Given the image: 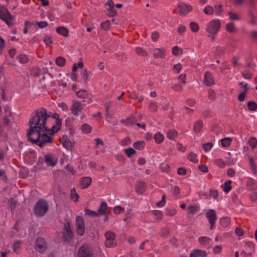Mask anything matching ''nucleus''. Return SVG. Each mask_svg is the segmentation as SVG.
I'll list each match as a JSON object with an SVG mask.
<instances>
[{
	"label": "nucleus",
	"mask_w": 257,
	"mask_h": 257,
	"mask_svg": "<svg viewBox=\"0 0 257 257\" xmlns=\"http://www.w3.org/2000/svg\"><path fill=\"white\" fill-rule=\"evenodd\" d=\"M51 117L47 110L43 108L38 109L29 121V126L38 128L39 130H43L46 132L51 131L50 128L47 126V120Z\"/></svg>",
	"instance_id": "obj_1"
},
{
	"label": "nucleus",
	"mask_w": 257,
	"mask_h": 257,
	"mask_svg": "<svg viewBox=\"0 0 257 257\" xmlns=\"http://www.w3.org/2000/svg\"><path fill=\"white\" fill-rule=\"evenodd\" d=\"M42 132H46L43 130H39L36 126H30L29 129L27 131V137L28 140L31 142L33 144H37L39 140L41 138Z\"/></svg>",
	"instance_id": "obj_2"
},
{
	"label": "nucleus",
	"mask_w": 257,
	"mask_h": 257,
	"mask_svg": "<svg viewBox=\"0 0 257 257\" xmlns=\"http://www.w3.org/2000/svg\"><path fill=\"white\" fill-rule=\"evenodd\" d=\"M48 205L44 200H39L34 207V212L38 216H42L47 212Z\"/></svg>",
	"instance_id": "obj_3"
},
{
	"label": "nucleus",
	"mask_w": 257,
	"mask_h": 257,
	"mask_svg": "<svg viewBox=\"0 0 257 257\" xmlns=\"http://www.w3.org/2000/svg\"><path fill=\"white\" fill-rule=\"evenodd\" d=\"M94 253L90 246L87 244H83L78 249V257H93Z\"/></svg>",
	"instance_id": "obj_4"
},
{
	"label": "nucleus",
	"mask_w": 257,
	"mask_h": 257,
	"mask_svg": "<svg viewBox=\"0 0 257 257\" xmlns=\"http://www.w3.org/2000/svg\"><path fill=\"white\" fill-rule=\"evenodd\" d=\"M0 19L4 21L9 26L13 25L14 17L4 7H0Z\"/></svg>",
	"instance_id": "obj_5"
},
{
	"label": "nucleus",
	"mask_w": 257,
	"mask_h": 257,
	"mask_svg": "<svg viewBox=\"0 0 257 257\" xmlns=\"http://www.w3.org/2000/svg\"><path fill=\"white\" fill-rule=\"evenodd\" d=\"M220 27V21L217 19H214L208 23L207 25L206 31L210 34L215 35Z\"/></svg>",
	"instance_id": "obj_6"
},
{
	"label": "nucleus",
	"mask_w": 257,
	"mask_h": 257,
	"mask_svg": "<svg viewBox=\"0 0 257 257\" xmlns=\"http://www.w3.org/2000/svg\"><path fill=\"white\" fill-rule=\"evenodd\" d=\"M47 248L48 243L45 239L42 237H38L35 242V249L40 253H43Z\"/></svg>",
	"instance_id": "obj_7"
},
{
	"label": "nucleus",
	"mask_w": 257,
	"mask_h": 257,
	"mask_svg": "<svg viewBox=\"0 0 257 257\" xmlns=\"http://www.w3.org/2000/svg\"><path fill=\"white\" fill-rule=\"evenodd\" d=\"M73 237V233L72 231L70 224L67 222L65 224L64 230L63 232V238L64 242H70Z\"/></svg>",
	"instance_id": "obj_8"
},
{
	"label": "nucleus",
	"mask_w": 257,
	"mask_h": 257,
	"mask_svg": "<svg viewBox=\"0 0 257 257\" xmlns=\"http://www.w3.org/2000/svg\"><path fill=\"white\" fill-rule=\"evenodd\" d=\"M105 236L106 237L105 245L107 247H113L116 245L115 235L114 232L110 231H107L105 233Z\"/></svg>",
	"instance_id": "obj_9"
},
{
	"label": "nucleus",
	"mask_w": 257,
	"mask_h": 257,
	"mask_svg": "<svg viewBox=\"0 0 257 257\" xmlns=\"http://www.w3.org/2000/svg\"><path fill=\"white\" fill-rule=\"evenodd\" d=\"M76 232L77 235L82 236L85 232L84 220L81 216H77L76 218Z\"/></svg>",
	"instance_id": "obj_10"
},
{
	"label": "nucleus",
	"mask_w": 257,
	"mask_h": 257,
	"mask_svg": "<svg viewBox=\"0 0 257 257\" xmlns=\"http://www.w3.org/2000/svg\"><path fill=\"white\" fill-rule=\"evenodd\" d=\"M206 217L208 219L210 224V229H213L215 227V222L217 219L216 212L214 209H209L206 212Z\"/></svg>",
	"instance_id": "obj_11"
},
{
	"label": "nucleus",
	"mask_w": 257,
	"mask_h": 257,
	"mask_svg": "<svg viewBox=\"0 0 257 257\" xmlns=\"http://www.w3.org/2000/svg\"><path fill=\"white\" fill-rule=\"evenodd\" d=\"M83 109V104L78 100H74L71 107V113L75 116H78Z\"/></svg>",
	"instance_id": "obj_12"
},
{
	"label": "nucleus",
	"mask_w": 257,
	"mask_h": 257,
	"mask_svg": "<svg viewBox=\"0 0 257 257\" xmlns=\"http://www.w3.org/2000/svg\"><path fill=\"white\" fill-rule=\"evenodd\" d=\"M41 134V138L37 143V145L40 147H42L46 143H51L52 142L53 138L48 136L46 132H42Z\"/></svg>",
	"instance_id": "obj_13"
},
{
	"label": "nucleus",
	"mask_w": 257,
	"mask_h": 257,
	"mask_svg": "<svg viewBox=\"0 0 257 257\" xmlns=\"http://www.w3.org/2000/svg\"><path fill=\"white\" fill-rule=\"evenodd\" d=\"M203 82L207 86L215 84L214 77L211 73L208 71L205 73Z\"/></svg>",
	"instance_id": "obj_14"
},
{
	"label": "nucleus",
	"mask_w": 257,
	"mask_h": 257,
	"mask_svg": "<svg viewBox=\"0 0 257 257\" xmlns=\"http://www.w3.org/2000/svg\"><path fill=\"white\" fill-rule=\"evenodd\" d=\"M45 162L48 165L51 166H54L57 162V158L51 154H48L44 157Z\"/></svg>",
	"instance_id": "obj_15"
},
{
	"label": "nucleus",
	"mask_w": 257,
	"mask_h": 257,
	"mask_svg": "<svg viewBox=\"0 0 257 257\" xmlns=\"http://www.w3.org/2000/svg\"><path fill=\"white\" fill-rule=\"evenodd\" d=\"M178 8L179 9V14L182 15H185L192 10V7L184 3L179 4Z\"/></svg>",
	"instance_id": "obj_16"
},
{
	"label": "nucleus",
	"mask_w": 257,
	"mask_h": 257,
	"mask_svg": "<svg viewBox=\"0 0 257 257\" xmlns=\"http://www.w3.org/2000/svg\"><path fill=\"white\" fill-rule=\"evenodd\" d=\"M60 141L63 146L67 150H71L73 148V144L68 139L67 136L64 135L60 139Z\"/></svg>",
	"instance_id": "obj_17"
},
{
	"label": "nucleus",
	"mask_w": 257,
	"mask_h": 257,
	"mask_svg": "<svg viewBox=\"0 0 257 257\" xmlns=\"http://www.w3.org/2000/svg\"><path fill=\"white\" fill-rule=\"evenodd\" d=\"M92 179L89 177L82 178L80 180L79 184L82 188L85 189L87 188L91 183Z\"/></svg>",
	"instance_id": "obj_18"
},
{
	"label": "nucleus",
	"mask_w": 257,
	"mask_h": 257,
	"mask_svg": "<svg viewBox=\"0 0 257 257\" xmlns=\"http://www.w3.org/2000/svg\"><path fill=\"white\" fill-rule=\"evenodd\" d=\"M153 52L156 58H164L165 57L166 50L164 48H156Z\"/></svg>",
	"instance_id": "obj_19"
},
{
	"label": "nucleus",
	"mask_w": 257,
	"mask_h": 257,
	"mask_svg": "<svg viewBox=\"0 0 257 257\" xmlns=\"http://www.w3.org/2000/svg\"><path fill=\"white\" fill-rule=\"evenodd\" d=\"M206 257L207 253L205 251L200 249H194L190 253V257Z\"/></svg>",
	"instance_id": "obj_20"
},
{
	"label": "nucleus",
	"mask_w": 257,
	"mask_h": 257,
	"mask_svg": "<svg viewBox=\"0 0 257 257\" xmlns=\"http://www.w3.org/2000/svg\"><path fill=\"white\" fill-rule=\"evenodd\" d=\"M146 190V184L144 182L140 181L136 185V191L139 194H142Z\"/></svg>",
	"instance_id": "obj_21"
},
{
	"label": "nucleus",
	"mask_w": 257,
	"mask_h": 257,
	"mask_svg": "<svg viewBox=\"0 0 257 257\" xmlns=\"http://www.w3.org/2000/svg\"><path fill=\"white\" fill-rule=\"evenodd\" d=\"M56 32L63 37H67L69 34V30L63 26H60L56 28Z\"/></svg>",
	"instance_id": "obj_22"
},
{
	"label": "nucleus",
	"mask_w": 257,
	"mask_h": 257,
	"mask_svg": "<svg viewBox=\"0 0 257 257\" xmlns=\"http://www.w3.org/2000/svg\"><path fill=\"white\" fill-rule=\"evenodd\" d=\"M203 122L199 120L197 121L194 124L193 130L195 133H199L203 127Z\"/></svg>",
	"instance_id": "obj_23"
},
{
	"label": "nucleus",
	"mask_w": 257,
	"mask_h": 257,
	"mask_svg": "<svg viewBox=\"0 0 257 257\" xmlns=\"http://www.w3.org/2000/svg\"><path fill=\"white\" fill-rule=\"evenodd\" d=\"M107 209V204L105 202H102L100 206L97 211L98 215H102L106 213Z\"/></svg>",
	"instance_id": "obj_24"
},
{
	"label": "nucleus",
	"mask_w": 257,
	"mask_h": 257,
	"mask_svg": "<svg viewBox=\"0 0 257 257\" xmlns=\"http://www.w3.org/2000/svg\"><path fill=\"white\" fill-rule=\"evenodd\" d=\"M247 90V84L246 83L244 85V91L240 93L238 96V99L239 101H243L244 100Z\"/></svg>",
	"instance_id": "obj_25"
},
{
	"label": "nucleus",
	"mask_w": 257,
	"mask_h": 257,
	"mask_svg": "<svg viewBox=\"0 0 257 257\" xmlns=\"http://www.w3.org/2000/svg\"><path fill=\"white\" fill-rule=\"evenodd\" d=\"M177 132L174 129H172L168 132L167 138L170 140H174L177 138Z\"/></svg>",
	"instance_id": "obj_26"
},
{
	"label": "nucleus",
	"mask_w": 257,
	"mask_h": 257,
	"mask_svg": "<svg viewBox=\"0 0 257 257\" xmlns=\"http://www.w3.org/2000/svg\"><path fill=\"white\" fill-rule=\"evenodd\" d=\"M248 109L250 111H255L257 109V104L253 101H249L247 103Z\"/></svg>",
	"instance_id": "obj_27"
},
{
	"label": "nucleus",
	"mask_w": 257,
	"mask_h": 257,
	"mask_svg": "<svg viewBox=\"0 0 257 257\" xmlns=\"http://www.w3.org/2000/svg\"><path fill=\"white\" fill-rule=\"evenodd\" d=\"M189 27L191 31L193 33H197L199 31V26L196 22H191L189 24Z\"/></svg>",
	"instance_id": "obj_28"
},
{
	"label": "nucleus",
	"mask_w": 257,
	"mask_h": 257,
	"mask_svg": "<svg viewBox=\"0 0 257 257\" xmlns=\"http://www.w3.org/2000/svg\"><path fill=\"white\" fill-rule=\"evenodd\" d=\"M230 222V218L228 217H222L220 219V223L223 227L228 226Z\"/></svg>",
	"instance_id": "obj_29"
},
{
	"label": "nucleus",
	"mask_w": 257,
	"mask_h": 257,
	"mask_svg": "<svg viewBox=\"0 0 257 257\" xmlns=\"http://www.w3.org/2000/svg\"><path fill=\"white\" fill-rule=\"evenodd\" d=\"M210 240V238L203 236L200 237L198 239V241L199 243L202 245H207Z\"/></svg>",
	"instance_id": "obj_30"
},
{
	"label": "nucleus",
	"mask_w": 257,
	"mask_h": 257,
	"mask_svg": "<svg viewBox=\"0 0 257 257\" xmlns=\"http://www.w3.org/2000/svg\"><path fill=\"white\" fill-rule=\"evenodd\" d=\"M125 121H126V125H133L137 121V119L135 116L131 115L126 119Z\"/></svg>",
	"instance_id": "obj_31"
},
{
	"label": "nucleus",
	"mask_w": 257,
	"mask_h": 257,
	"mask_svg": "<svg viewBox=\"0 0 257 257\" xmlns=\"http://www.w3.org/2000/svg\"><path fill=\"white\" fill-rule=\"evenodd\" d=\"M232 140L230 138H225L221 140V145L223 147H228L230 146Z\"/></svg>",
	"instance_id": "obj_32"
},
{
	"label": "nucleus",
	"mask_w": 257,
	"mask_h": 257,
	"mask_svg": "<svg viewBox=\"0 0 257 257\" xmlns=\"http://www.w3.org/2000/svg\"><path fill=\"white\" fill-rule=\"evenodd\" d=\"M154 139L157 144H160L163 141L164 137L161 133H158L154 136Z\"/></svg>",
	"instance_id": "obj_33"
},
{
	"label": "nucleus",
	"mask_w": 257,
	"mask_h": 257,
	"mask_svg": "<svg viewBox=\"0 0 257 257\" xmlns=\"http://www.w3.org/2000/svg\"><path fill=\"white\" fill-rule=\"evenodd\" d=\"M145 142L143 141H138L133 145L134 147L137 150H142L144 148Z\"/></svg>",
	"instance_id": "obj_34"
},
{
	"label": "nucleus",
	"mask_w": 257,
	"mask_h": 257,
	"mask_svg": "<svg viewBox=\"0 0 257 257\" xmlns=\"http://www.w3.org/2000/svg\"><path fill=\"white\" fill-rule=\"evenodd\" d=\"M66 63L65 59L63 57H58L56 59V63L60 67H63L65 65Z\"/></svg>",
	"instance_id": "obj_35"
},
{
	"label": "nucleus",
	"mask_w": 257,
	"mask_h": 257,
	"mask_svg": "<svg viewBox=\"0 0 257 257\" xmlns=\"http://www.w3.org/2000/svg\"><path fill=\"white\" fill-rule=\"evenodd\" d=\"M77 97L80 98H85L88 96V93L85 90H80L76 92Z\"/></svg>",
	"instance_id": "obj_36"
},
{
	"label": "nucleus",
	"mask_w": 257,
	"mask_h": 257,
	"mask_svg": "<svg viewBox=\"0 0 257 257\" xmlns=\"http://www.w3.org/2000/svg\"><path fill=\"white\" fill-rule=\"evenodd\" d=\"M149 109L151 111H157L158 110V106L156 102L151 101L148 106Z\"/></svg>",
	"instance_id": "obj_37"
},
{
	"label": "nucleus",
	"mask_w": 257,
	"mask_h": 257,
	"mask_svg": "<svg viewBox=\"0 0 257 257\" xmlns=\"http://www.w3.org/2000/svg\"><path fill=\"white\" fill-rule=\"evenodd\" d=\"M249 166L252 170V173L256 175L257 174L256 166L251 158H249Z\"/></svg>",
	"instance_id": "obj_38"
},
{
	"label": "nucleus",
	"mask_w": 257,
	"mask_h": 257,
	"mask_svg": "<svg viewBox=\"0 0 257 257\" xmlns=\"http://www.w3.org/2000/svg\"><path fill=\"white\" fill-rule=\"evenodd\" d=\"M204 13L206 15H211L213 14L214 11L213 7L211 6H207L204 9Z\"/></svg>",
	"instance_id": "obj_39"
},
{
	"label": "nucleus",
	"mask_w": 257,
	"mask_h": 257,
	"mask_svg": "<svg viewBox=\"0 0 257 257\" xmlns=\"http://www.w3.org/2000/svg\"><path fill=\"white\" fill-rule=\"evenodd\" d=\"M188 159L192 162L193 163H197L198 162V159H197V155L196 154L191 152L189 154L188 156Z\"/></svg>",
	"instance_id": "obj_40"
},
{
	"label": "nucleus",
	"mask_w": 257,
	"mask_h": 257,
	"mask_svg": "<svg viewBox=\"0 0 257 257\" xmlns=\"http://www.w3.org/2000/svg\"><path fill=\"white\" fill-rule=\"evenodd\" d=\"M231 182V180H228L224 183V191L225 192L228 193L231 190L232 187L230 185Z\"/></svg>",
	"instance_id": "obj_41"
},
{
	"label": "nucleus",
	"mask_w": 257,
	"mask_h": 257,
	"mask_svg": "<svg viewBox=\"0 0 257 257\" xmlns=\"http://www.w3.org/2000/svg\"><path fill=\"white\" fill-rule=\"evenodd\" d=\"M172 52L174 55L178 56L182 54V50L178 46H174L172 48Z\"/></svg>",
	"instance_id": "obj_42"
},
{
	"label": "nucleus",
	"mask_w": 257,
	"mask_h": 257,
	"mask_svg": "<svg viewBox=\"0 0 257 257\" xmlns=\"http://www.w3.org/2000/svg\"><path fill=\"white\" fill-rule=\"evenodd\" d=\"M81 76L85 83L88 80L89 73L86 69H84L81 73Z\"/></svg>",
	"instance_id": "obj_43"
},
{
	"label": "nucleus",
	"mask_w": 257,
	"mask_h": 257,
	"mask_svg": "<svg viewBox=\"0 0 257 257\" xmlns=\"http://www.w3.org/2000/svg\"><path fill=\"white\" fill-rule=\"evenodd\" d=\"M248 142L252 149H254L257 146V139L254 137L250 138Z\"/></svg>",
	"instance_id": "obj_44"
},
{
	"label": "nucleus",
	"mask_w": 257,
	"mask_h": 257,
	"mask_svg": "<svg viewBox=\"0 0 257 257\" xmlns=\"http://www.w3.org/2000/svg\"><path fill=\"white\" fill-rule=\"evenodd\" d=\"M137 54L142 56H146L148 55L147 52L141 47H138L136 49Z\"/></svg>",
	"instance_id": "obj_45"
},
{
	"label": "nucleus",
	"mask_w": 257,
	"mask_h": 257,
	"mask_svg": "<svg viewBox=\"0 0 257 257\" xmlns=\"http://www.w3.org/2000/svg\"><path fill=\"white\" fill-rule=\"evenodd\" d=\"M71 198L75 202H76L78 200L79 196L76 192V190L74 188L71 189Z\"/></svg>",
	"instance_id": "obj_46"
},
{
	"label": "nucleus",
	"mask_w": 257,
	"mask_h": 257,
	"mask_svg": "<svg viewBox=\"0 0 257 257\" xmlns=\"http://www.w3.org/2000/svg\"><path fill=\"white\" fill-rule=\"evenodd\" d=\"M124 153L128 157H131L132 155L136 154V151L132 148H128L124 150Z\"/></svg>",
	"instance_id": "obj_47"
},
{
	"label": "nucleus",
	"mask_w": 257,
	"mask_h": 257,
	"mask_svg": "<svg viewBox=\"0 0 257 257\" xmlns=\"http://www.w3.org/2000/svg\"><path fill=\"white\" fill-rule=\"evenodd\" d=\"M81 130L85 133H89L91 131V127L87 123H85L82 125Z\"/></svg>",
	"instance_id": "obj_48"
},
{
	"label": "nucleus",
	"mask_w": 257,
	"mask_h": 257,
	"mask_svg": "<svg viewBox=\"0 0 257 257\" xmlns=\"http://www.w3.org/2000/svg\"><path fill=\"white\" fill-rule=\"evenodd\" d=\"M84 211H85V215H88L90 216L96 217L98 215L97 211H92L87 208L85 209Z\"/></svg>",
	"instance_id": "obj_49"
},
{
	"label": "nucleus",
	"mask_w": 257,
	"mask_h": 257,
	"mask_svg": "<svg viewBox=\"0 0 257 257\" xmlns=\"http://www.w3.org/2000/svg\"><path fill=\"white\" fill-rule=\"evenodd\" d=\"M226 28L228 32L229 33H233L235 31V26L232 23H229L226 24Z\"/></svg>",
	"instance_id": "obj_50"
},
{
	"label": "nucleus",
	"mask_w": 257,
	"mask_h": 257,
	"mask_svg": "<svg viewBox=\"0 0 257 257\" xmlns=\"http://www.w3.org/2000/svg\"><path fill=\"white\" fill-rule=\"evenodd\" d=\"M213 144L212 143H207L205 144H203L202 145V149L206 152L209 151L213 147Z\"/></svg>",
	"instance_id": "obj_51"
},
{
	"label": "nucleus",
	"mask_w": 257,
	"mask_h": 257,
	"mask_svg": "<svg viewBox=\"0 0 257 257\" xmlns=\"http://www.w3.org/2000/svg\"><path fill=\"white\" fill-rule=\"evenodd\" d=\"M228 14L229 16V18L232 20L238 21L240 20L239 15L237 14L232 13L231 12H229Z\"/></svg>",
	"instance_id": "obj_52"
},
{
	"label": "nucleus",
	"mask_w": 257,
	"mask_h": 257,
	"mask_svg": "<svg viewBox=\"0 0 257 257\" xmlns=\"http://www.w3.org/2000/svg\"><path fill=\"white\" fill-rule=\"evenodd\" d=\"M215 14L217 16H220L221 12L223 11V6L219 5L214 7Z\"/></svg>",
	"instance_id": "obj_53"
},
{
	"label": "nucleus",
	"mask_w": 257,
	"mask_h": 257,
	"mask_svg": "<svg viewBox=\"0 0 257 257\" xmlns=\"http://www.w3.org/2000/svg\"><path fill=\"white\" fill-rule=\"evenodd\" d=\"M56 125H57V126L58 127V128L55 131V129L56 128V126L55 125H53L52 127V129H50L51 131H52V134H53L55 132H57L59 130L60 126L61 125V121L60 119H58L56 120Z\"/></svg>",
	"instance_id": "obj_54"
},
{
	"label": "nucleus",
	"mask_w": 257,
	"mask_h": 257,
	"mask_svg": "<svg viewBox=\"0 0 257 257\" xmlns=\"http://www.w3.org/2000/svg\"><path fill=\"white\" fill-rule=\"evenodd\" d=\"M21 242L20 241H15L13 244L14 251L17 253H19V248L21 246Z\"/></svg>",
	"instance_id": "obj_55"
},
{
	"label": "nucleus",
	"mask_w": 257,
	"mask_h": 257,
	"mask_svg": "<svg viewBox=\"0 0 257 257\" xmlns=\"http://www.w3.org/2000/svg\"><path fill=\"white\" fill-rule=\"evenodd\" d=\"M131 139L129 137H125L121 140L120 144L123 146H126L131 144Z\"/></svg>",
	"instance_id": "obj_56"
},
{
	"label": "nucleus",
	"mask_w": 257,
	"mask_h": 257,
	"mask_svg": "<svg viewBox=\"0 0 257 257\" xmlns=\"http://www.w3.org/2000/svg\"><path fill=\"white\" fill-rule=\"evenodd\" d=\"M110 22L109 20L105 21L101 24L102 29L106 31L109 29Z\"/></svg>",
	"instance_id": "obj_57"
},
{
	"label": "nucleus",
	"mask_w": 257,
	"mask_h": 257,
	"mask_svg": "<svg viewBox=\"0 0 257 257\" xmlns=\"http://www.w3.org/2000/svg\"><path fill=\"white\" fill-rule=\"evenodd\" d=\"M172 89L177 92H181L183 90V87L179 84H176L172 86Z\"/></svg>",
	"instance_id": "obj_58"
},
{
	"label": "nucleus",
	"mask_w": 257,
	"mask_h": 257,
	"mask_svg": "<svg viewBox=\"0 0 257 257\" xmlns=\"http://www.w3.org/2000/svg\"><path fill=\"white\" fill-rule=\"evenodd\" d=\"M124 210V208L119 206H116L113 209L114 213L116 214H118L123 212Z\"/></svg>",
	"instance_id": "obj_59"
},
{
	"label": "nucleus",
	"mask_w": 257,
	"mask_h": 257,
	"mask_svg": "<svg viewBox=\"0 0 257 257\" xmlns=\"http://www.w3.org/2000/svg\"><path fill=\"white\" fill-rule=\"evenodd\" d=\"M18 59L20 62L22 63H25L28 62V58L23 55H20L18 57Z\"/></svg>",
	"instance_id": "obj_60"
},
{
	"label": "nucleus",
	"mask_w": 257,
	"mask_h": 257,
	"mask_svg": "<svg viewBox=\"0 0 257 257\" xmlns=\"http://www.w3.org/2000/svg\"><path fill=\"white\" fill-rule=\"evenodd\" d=\"M249 16L251 18L250 21V24L252 25H255L257 23V17H255L251 12H249Z\"/></svg>",
	"instance_id": "obj_61"
},
{
	"label": "nucleus",
	"mask_w": 257,
	"mask_h": 257,
	"mask_svg": "<svg viewBox=\"0 0 257 257\" xmlns=\"http://www.w3.org/2000/svg\"><path fill=\"white\" fill-rule=\"evenodd\" d=\"M209 195L214 199H216L218 196V191L216 190L211 189L209 191Z\"/></svg>",
	"instance_id": "obj_62"
},
{
	"label": "nucleus",
	"mask_w": 257,
	"mask_h": 257,
	"mask_svg": "<svg viewBox=\"0 0 257 257\" xmlns=\"http://www.w3.org/2000/svg\"><path fill=\"white\" fill-rule=\"evenodd\" d=\"M189 212L192 214L198 211V207L196 206H190L188 207Z\"/></svg>",
	"instance_id": "obj_63"
},
{
	"label": "nucleus",
	"mask_w": 257,
	"mask_h": 257,
	"mask_svg": "<svg viewBox=\"0 0 257 257\" xmlns=\"http://www.w3.org/2000/svg\"><path fill=\"white\" fill-rule=\"evenodd\" d=\"M44 41L47 45H49L53 43L52 39L50 36H46L44 37Z\"/></svg>",
	"instance_id": "obj_64"
}]
</instances>
